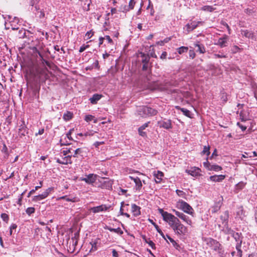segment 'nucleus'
<instances>
[{
    "mask_svg": "<svg viewBox=\"0 0 257 257\" xmlns=\"http://www.w3.org/2000/svg\"><path fill=\"white\" fill-rule=\"evenodd\" d=\"M150 75L146 76L145 79V87L151 90L164 91L169 89V85L167 83L162 84L158 81H152L150 79Z\"/></svg>",
    "mask_w": 257,
    "mask_h": 257,
    "instance_id": "nucleus-1",
    "label": "nucleus"
},
{
    "mask_svg": "<svg viewBox=\"0 0 257 257\" xmlns=\"http://www.w3.org/2000/svg\"><path fill=\"white\" fill-rule=\"evenodd\" d=\"M39 3H36L31 9L34 12H35V15L37 17L40 19L47 18L48 15L49 13V9L48 7H46L45 5L39 6L38 5Z\"/></svg>",
    "mask_w": 257,
    "mask_h": 257,
    "instance_id": "nucleus-2",
    "label": "nucleus"
},
{
    "mask_svg": "<svg viewBox=\"0 0 257 257\" xmlns=\"http://www.w3.org/2000/svg\"><path fill=\"white\" fill-rule=\"evenodd\" d=\"M158 210L162 215L163 220L168 223L171 228L179 221L177 217L171 213L165 211L162 208H158Z\"/></svg>",
    "mask_w": 257,
    "mask_h": 257,
    "instance_id": "nucleus-3",
    "label": "nucleus"
},
{
    "mask_svg": "<svg viewBox=\"0 0 257 257\" xmlns=\"http://www.w3.org/2000/svg\"><path fill=\"white\" fill-rule=\"evenodd\" d=\"M157 112L156 109L146 106H140L137 109L138 114L143 117L155 115Z\"/></svg>",
    "mask_w": 257,
    "mask_h": 257,
    "instance_id": "nucleus-4",
    "label": "nucleus"
},
{
    "mask_svg": "<svg viewBox=\"0 0 257 257\" xmlns=\"http://www.w3.org/2000/svg\"><path fill=\"white\" fill-rule=\"evenodd\" d=\"M177 207L184 212L193 216L194 210L192 207L187 202L182 200H179L177 202Z\"/></svg>",
    "mask_w": 257,
    "mask_h": 257,
    "instance_id": "nucleus-5",
    "label": "nucleus"
},
{
    "mask_svg": "<svg viewBox=\"0 0 257 257\" xmlns=\"http://www.w3.org/2000/svg\"><path fill=\"white\" fill-rule=\"evenodd\" d=\"M172 229L176 234L179 236L185 235L188 231L187 227L182 224L179 220Z\"/></svg>",
    "mask_w": 257,
    "mask_h": 257,
    "instance_id": "nucleus-6",
    "label": "nucleus"
},
{
    "mask_svg": "<svg viewBox=\"0 0 257 257\" xmlns=\"http://www.w3.org/2000/svg\"><path fill=\"white\" fill-rule=\"evenodd\" d=\"M204 24L203 21H193L186 25L185 28L187 33H190L199 25H202Z\"/></svg>",
    "mask_w": 257,
    "mask_h": 257,
    "instance_id": "nucleus-7",
    "label": "nucleus"
},
{
    "mask_svg": "<svg viewBox=\"0 0 257 257\" xmlns=\"http://www.w3.org/2000/svg\"><path fill=\"white\" fill-rule=\"evenodd\" d=\"M173 212L175 213V215L181 219L184 222L189 225H191L192 222L190 217L182 212H180L175 209L172 210Z\"/></svg>",
    "mask_w": 257,
    "mask_h": 257,
    "instance_id": "nucleus-8",
    "label": "nucleus"
},
{
    "mask_svg": "<svg viewBox=\"0 0 257 257\" xmlns=\"http://www.w3.org/2000/svg\"><path fill=\"white\" fill-rule=\"evenodd\" d=\"M203 166L209 171H214L215 172H218L222 170V167L218 165L210 164L207 160V158H206V162H204L203 163Z\"/></svg>",
    "mask_w": 257,
    "mask_h": 257,
    "instance_id": "nucleus-9",
    "label": "nucleus"
},
{
    "mask_svg": "<svg viewBox=\"0 0 257 257\" xmlns=\"http://www.w3.org/2000/svg\"><path fill=\"white\" fill-rule=\"evenodd\" d=\"M97 175L94 174H89L86 175V178L81 177L80 180L84 181L88 184L92 185L95 182L97 179Z\"/></svg>",
    "mask_w": 257,
    "mask_h": 257,
    "instance_id": "nucleus-10",
    "label": "nucleus"
},
{
    "mask_svg": "<svg viewBox=\"0 0 257 257\" xmlns=\"http://www.w3.org/2000/svg\"><path fill=\"white\" fill-rule=\"evenodd\" d=\"M207 244L215 251H218L220 249L221 244L218 241L214 239H208Z\"/></svg>",
    "mask_w": 257,
    "mask_h": 257,
    "instance_id": "nucleus-11",
    "label": "nucleus"
},
{
    "mask_svg": "<svg viewBox=\"0 0 257 257\" xmlns=\"http://www.w3.org/2000/svg\"><path fill=\"white\" fill-rule=\"evenodd\" d=\"M62 156V159H57L56 162L62 165H67L68 164H72V161L71 160V158L72 157V155H67V156Z\"/></svg>",
    "mask_w": 257,
    "mask_h": 257,
    "instance_id": "nucleus-12",
    "label": "nucleus"
},
{
    "mask_svg": "<svg viewBox=\"0 0 257 257\" xmlns=\"http://www.w3.org/2000/svg\"><path fill=\"white\" fill-rule=\"evenodd\" d=\"M158 124L160 127H163L166 130L172 128V125L170 119H164L158 121Z\"/></svg>",
    "mask_w": 257,
    "mask_h": 257,
    "instance_id": "nucleus-13",
    "label": "nucleus"
},
{
    "mask_svg": "<svg viewBox=\"0 0 257 257\" xmlns=\"http://www.w3.org/2000/svg\"><path fill=\"white\" fill-rule=\"evenodd\" d=\"M200 169L198 167H192L190 169L186 170V172L193 177H197L200 175Z\"/></svg>",
    "mask_w": 257,
    "mask_h": 257,
    "instance_id": "nucleus-14",
    "label": "nucleus"
},
{
    "mask_svg": "<svg viewBox=\"0 0 257 257\" xmlns=\"http://www.w3.org/2000/svg\"><path fill=\"white\" fill-rule=\"evenodd\" d=\"M109 208L106 205L102 204L99 206L93 207L91 208V211L94 213H98L107 210Z\"/></svg>",
    "mask_w": 257,
    "mask_h": 257,
    "instance_id": "nucleus-15",
    "label": "nucleus"
},
{
    "mask_svg": "<svg viewBox=\"0 0 257 257\" xmlns=\"http://www.w3.org/2000/svg\"><path fill=\"white\" fill-rule=\"evenodd\" d=\"M153 175L155 177V181L156 183H160L162 180V178L164 177V173L160 171H154L153 172Z\"/></svg>",
    "mask_w": 257,
    "mask_h": 257,
    "instance_id": "nucleus-16",
    "label": "nucleus"
},
{
    "mask_svg": "<svg viewBox=\"0 0 257 257\" xmlns=\"http://www.w3.org/2000/svg\"><path fill=\"white\" fill-rule=\"evenodd\" d=\"M225 178V176L223 175H213L209 177L208 180L214 182H220L222 181Z\"/></svg>",
    "mask_w": 257,
    "mask_h": 257,
    "instance_id": "nucleus-17",
    "label": "nucleus"
},
{
    "mask_svg": "<svg viewBox=\"0 0 257 257\" xmlns=\"http://www.w3.org/2000/svg\"><path fill=\"white\" fill-rule=\"evenodd\" d=\"M228 39V37L227 36H224L223 37L220 38L217 42L215 44L217 45H219L221 48H223L226 46L227 40Z\"/></svg>",
    "mask_w": 257,
    "mask_h": 257,
    "instance_id": "nucleus-18",
    "label": "nucleus"
},
{
    "mask_svg": "<svg viewBox=\"0 0 257 257\" xmlns=\"http://www.w3.org/2000/svg\"><path fill=\"white\" fill-rule=\"evenodd\" d=\"M141 207L135 204L132 205V212L135 216H139L141 214Z\"/></svg>",
    "mask_w": 257,
    "mask_h": 257,
    "instance_id": "nucleus-19",
    "label": "nucleus"
},
{
    "mask_svg": "<svg viewBox=\"0 0 257 257\" xmlns=\"http://www.w3.org/2000/svg\"><path fill=\"white\" fill-rule=\"evenodd\" d=\"M195 47H197L198 49L196 50L197 52H199L201 54H204L205 53V48L203 44H200L199 42L197 41L194 44Z\"/></svg>",
    "mask_w": 257,
    "mask_h": 257,
    "instance_id": "nucleus-20",
    "label": "nucleus"
},
{
    "mask_svg": "<svg viewBox=\"0 0 257 257\" xmlns=\"http://www.w3.org/2000/svg\"><path fill=\"white\" fill-rule=\"evenodd\" d=\"M59 199L60 200H65L67 201H70L72 202H76L79 201V199L78 198L76 197H70L68 196H63L62 197H60Z\"/></svg>",
    "mask_w": 257,
    "mask_h": 257,
    "instance_id": "nucleus-21",
    "label": "nucleus"
},
{
    "mask_svg": "<svg viewBox=\"0 0 257 257\" xmlns=\"http://www.w3.org/2000/svg\"><path fill=\"white\" fill-rule=\"evenodd\" d=\"M19 22V19L17 17L14 18L13 20L10 21V23L12 30H15L19 29V27H18Z\"/></svg>",
    "mask_w": 257,
    "mask_h": 257,
    "instance_id": "nucleus-22",
    "label": "nucleus"
},
{
    "mask_svg": "<svg viewBox=\"0 0 257 257\" xmlns=\"http://www.w3.org/2000/svg\"><path fill=\"white\" fill-rule=\"evenodd\" d=\"M236 215L237 217H238L241 220H243V218L245 217V212L242 206H240L237 208V210L236 211Z\"/></svg>",
    "mask_w": 257,
    "mask_h": 257,
    "instance_id": "nucleus-23",
    "label": "nucleus"
},
{
    "mask_svg": "<svg viewBox=\"0 0 257 257\" xmlns=\"http://www.w3.org/2000/svg\"><path fill=\"white\" fill-rule=\"evenodd\" d=\"M102 97L101 94H94L93 96L89 98V100L92 104H96L97 101L99 100Z\"/></svg>",
    "mask_w": 257,
    "mask_h": 257,
    "instance_id": "nucleus-24",
    "label": "nucleus"
},
{
    "mask_svg": "<svg viewBox=\"0 0 257 257\" xmlns=\"http://www.w3.org/2000/svg\"><path fill=\"white\" fill-rule=\"evenodd\" d=\"M105 229L108 230L110 232H113L121 235L123 234V231L120 229V228L118 227L117 228H112L110 226H106L104 227Z\"/></svg>",
    "mask_w": 257,
    "mask_h": 257,
    "instance_id": "nucleus-25",
    "label": "nucleus"
},
{
    "mask_svg": "<svg viewBox=\"0 0 257 257\" xmlns=\"http://www.w3.org/2000/svg\"><path fill=\"white\" fill-rule=\"evenodd\" d=\"M166 237L167 239H168L169 240L170 242L172 243L173 247H174L176 249H177L178 250H180V249H181L180 245L179 244H178L175 240H174L169 235H167V234L166 235Z\"/></svg>",
    "mask_w": 257,
    "mask_h": 257,
    "instance_id": "nucleus-26",
    "label": "nucleus"
},
{
    "mask_svg": "<svg viewBox=\"0 0 257 257\" xmlns=\"http://www.w3.org/2000/svg\"><path fill=\"white\" fill-rule=\"evenodd\" d=\"M113 183V182L111 180L105 181L102 184L103 187L106 189L110 190L112 189Z\"/></svg>",
    "mask_w": 257,
    "mask_h": 257,
    "instance_id": "nucleus-27",
    "label": "nucleus"
},
{
    "mask_svg": "<svg viewBox=\"0 0 257 257\" xmlns=\"http://www.w3.org/2000/svg\"><path fill=\"white\" fill-rule=\"evenodd\" d=\"M241 34L243 36L248 38L253 39L254 37L253 32L248 30L242 31Z\"/></svg>",
    "mask_w": 257,
    "mask_h": 257,
    "instance_id": "nucleus-28",
    "label": "nucleus"
},
{
    "mask_svg": "<svg viewBox=\"0 0 257 257\" xmlns=\"http://www.w3.org/2000/svg\"><path fill=\"white\" fill-rule=\"evenodd\" d=\"M233 238L236 242L242 243L243 237L241 233L237 232V234H234Z\"/></svg>",
    "mask_w": 257,
    "mask_h": 257,
    "instance_id": "nucleus-29",
    "label": "nucleus"
},
{
    "mask_svg": "<svg viewBox=\"0 0 257 257\" xmlns=\"http://www.w3.org/2000/svg\"><path fill=\"white\" fill-rule=\"evenodd\" d=\"M73 151L74 152V154L71 155L73 157L76 158L78 157V155H80L81 156H83V149L81 148H77L75 150H73Z\"/></svg>",
    "mask_w": 257,
    "mask_h": 257,
    "instance_id": "nucleus-30",
    "label": "nucleus"
},
{
    "mask_svg": "<svg viewBox=\"0 0 257 257\" xmlns=\"http://www.w3.org/2000/svg\"><path fill=\"white\" fill-rule=\"evenodd\" d=\"M176 108L177 109H180L183 112V114L185 115V116L189 117H191V113L189 110L184 108H181L180 106H176Z\"/></svg>",
    "mask_w": 257,
    "mask_h": 257,
    "instance_id": "nucleus-31",
    "label": "nucleus"
},
{
    "mask_svg": "<svg viewBox=\"0 0 257 257\" xmlns=\"http://www.w3.org/2000/svg\"><path fill=\"white\" fill-rule=\"evenodd\" d=\"M73 114L72 112L67 111L63 114V118L66 121H68L72 119Z\"/></svg>",
    "mask_w": 257,
    "mask_h": 257,
    "instance_id": "nucleus-32",
    "label": "nucleus"
},
{
    "mask_svg": "<svg viewBox=\"0 0 257 257\" xmlns=\"http://www.w3.org/2000/svg\"><path fill=\"white\" fill-rule=\"evenodd\" d=\"M135 189H136V190L137 191H140L142 189V182L141 180V179L140 178H139L138 179H136V182H135Z\"/></svg>",
    "mask_w": 257,
    "mask_h": 257,
    "instance_id": "nucleus-33",
    "label": "nucleus"
},
{
    "mask_svg": "<svg viewBox=\"0 0 257 257\" xmlns=\"http://www.w3.org/2000/svg\"><path fill=\"white\" fill-rule=\"evenodd\" d=\"M84 120L87 122H90L92 120L93 121L94 123H96L97 121V119L95 118V117L90 114L85 115Z\"/></svg>",
    "mask_w": 257,
    "mask_h": 257,
    "instance_id": "nucleus-34",
    "label": "nucleus"
},
{
    "mask_svg": "<svg viewBox=\"0 0 257 257\" xmlns=\"http://www.w3.org/2000/svg\"><path fill=\"white\" fill-rule=\"evenodd\" d=\"M210 146L209 145L204 146L203 147V150L201 152V154L206 155L207 156V158H208V157L210 155Z\"/></svg>",
    "mask_w": 257,
    "mask_h": 257,
    "instance_id": "nucleus-35",
    "label": "nucleus"
},
{
    "mask_svg": "<svg viewBox=\"0 0 257 257\" xmlns=\"http://www.w3.org/2000/svg\"><path fill=\"white\" fill-rule=\"evenodd\" d=\"M73 146H72L73 147ZM73 150L72 148H65L61 151V154L63 156H67L68 154H71Z\"/></svg>",
    "mask_w": 257,
    "mask_h": 257,
    "instance_id": "nucleus-36",
    "label": "nucleus"
},
{
    "mask_svg": "<svg viewBox=\"0 0 257 257\" xmlns=\"http://www.w3.org/2000/svg\"><path fill=\"white\" fill-rule=\"evenodd\" d=\"M177 50L179 54H182L184 53L187 52L188 50V48L187 47L182 46L177 48Z\"/></svg>",
    "mask_w": 257,
    "mask_h": 257,
    "instance_id": "nucleus-37",
    "label": "nucleus"
},
{
    "mask_svg": "<svg viewBox=\"0 0 257 257\" xmlns=\"http://www.w3.org/2000/svg\"><path fill=\"white\" fill-rule=\"evenodd\" d=\"M119 11L120 12H121L126 13V12L130 11V9L128 8V5H122L119 7Z\"/></svg>",
    "mask_w": 257,
    "mask_h": 257,
    "instance_id": "nucleus-38",
    "label": "nucleus"
},
{
    "mask_svg": "<svg viewBox=\"0 0 257 257\" xmlns=\"http://www.w3.org/2000/svg\"><path fill=\"white\" fill-rule=\"evenodd\" d=\"M124 205V202H121V206L120 208L119 213L121 215H124L127 218L130 217V215L127 213H124L123 212V205Z\"/></svg>",
    "mask_w": 257,
    "mask_h": 257,
    "instance_id": "nucleus-39",
    "label": "nucleus"
},
{
    "mask_svg": "<svg viewBox=\"0 0 257 257\" xmlns=\"http://www.w3.org/2000/svg\"><path fill=\"white\" fill-rule=\"evenodd\" d=\"M44 199L45 198L43 197L42 194H39L38 195L33 196L32 200L35 202H38Z\"/></svg>",
    "mask_w": 257,
    "mask_h": 257,
    "instance_id": "nucleus-40",
    "label": "nucleus"
},
{
    "mask_svg": "<svg viewBox=\"0 0 257 257\" xmlns=\"http://www.w3.org/2000/svg\"><path fill=\"white\" fill-rule=\"evenodd\" d=\"M176 192L179 197H181L183 198H186V194L184 191L177 189L176 190Z\"/></svg>",
    "mask_w": 257,
    "mask_h": 257,
    "instance_id": "nucleus-41",
    "label": "nucleus"
},
{
    "mask_svg": "<svg viewBox=\"0 0 257 257\" xmlns=\"http://www.w3.org/2000/svg\"><path fill=\"white\" fill-rule=\"evenodd\" d=\"M35 211V209L33 207H28L26 210V212L28 215H31L32 214L34 213Z\"/></svg>",
    "mask_w": 257,
    "mask_h": 257,
    "instance_id": "nucleus-42",
    "label": "nucleus"
},
{
    "mask_svg": "<svg viewBox=\"0 0 257 257\" xmlns=\"http://www.w3.org/2000/svg\"><path fill=\"white\" fill-rule=\"evenodd\" d=\"M201 10L204 11H207V12H212L214 10V9L212 7L210 6H205L202 7Z\"/></svg>",
    "mask_w": 257,
    "mask_h": 257,
    "instance_id": "nucleus-43",
    "label": "nucleus"
},
{
    "mask_svg": "<svg viewBox=\"0 0 257 257\" xmlns=\"http://www.w3.org/2000/svg\"><path fill=\"white\" fill-rule=\"evenodd\" d=\"M26 190L24 191L20 195V196H19V198H18V200L17 202V204H19L20 206H21L22 205V199H23V197L24 196V195L25 194V193H26Z\"/></svg>",
    "mask_w": 257,
    "mask_h": 257,
    "instance_id": "nucleus-44",
    "label": "nucleus"
},
{
    "mask_svg": "<svg viewBox=\"0 0 257 257\" xmlns=\"http://www.w3.org/2000/svg\"><path fill=\"white\" fill-rule=\"evenodd\" d=\"M2 219L5 222H7L9 221V215L6 213H2L1 215Z\"/></svg>",
    "mask_w": 257,
    "mask_h": 257,
    "instance_id": "nucleus-45",
    "label": "nucleus"
},
{
    "mask_svg": "<svg viewBox=\"0 0 257 257\" xmlns=\"http://www.w3.org/2000/svg\"><path fill=\"white\" fill-rule=\"evenodd\" d=\"M26 132V128L24 126H21V127L19 129V134L21 136H25V134Z\"/></svg>",
    "mask_w": 257,
    "mask_h": 257,
    "instance_id": "nucleus-46",
    "label": "nucleus"
},
{
    "mask_svg": "<svg viewBox=\"0 0 257 257\" xmlns=\"http://www.w3.org/2000/svg\"><path fill=\"white\" fill-rule=\"evenodd\" d=\"M26 31L25 29H22L19 31V37L20 38H24L25 37Z\"/></svg>",
    "mask_w": 257,
    "mask_h": 257,
    "instance_id": "nucleus-47",
    "label": "nucleus"
},
{
    "mask_svg": "<svg viewBox=\"0 0 257 257\" xmlns=\"http://www.w3.org/2000/svg\"><path fill=\"white\" fill-rule=\"evenodd\" d=\"M245 185V183H244L243 182H240L238 184H236V187L237 189L241 190L243 188H244Z\"/></svg>",
    "mask_w": 257,
    "mask_h": 257,
    "instance_id": "nucleus-48",
    "label": "nucleus"
},
{
    "mask_svg": "<svg viewBox=\"0 0 257 257\" xmlns=\"http://www.w3.org/2000/svg\"><path fill=\"white\" fill-rule=\"evenodd\" d=\"M91 245V248L90 251H95L97 250V242L95 241L90 242Z\"/></svg>",
    "mask_w": 257,
    "mask_h": 257,
    "instance_id": "nucleus-49",
    "label": "nucleus"
},
{
    "mask_svg": "<svg viewBox=\"0 0 257 257\" xmlns=\"http://www.w3.org/2000/svg\"><path fill=\"white\" fill-rule=\"evenodd\" d=\"M143 57L142 62L143 63L148 64L150 61V57L148 56H145L144 54L143 55Z\"/></svg>",
    "mask_w": 257,
    "mask_h": 257,
    "instance_id": "nucleus-50",
    "label": "nucleus"
},
{
    "mask_svg": "<svg viewBox=\"0 0 257 257\" xmlns=\"http://www.w3.org/2000/svg\"><path fill=\"white\" fill-rule=\"evenodd\" d=\"M221 219H223V218H224L223 219V221H226L228 220V218L229 217V213L227 211H225L224 212V216H223L222 215L221 216Z\"/></svg>",
    "mask_w": 257,
    "mask_h": 257,
    "instance_id": "nucleus-51",
    "label": "nucleus"
},
{
    "mask_svg": "<svg viewBox=\"0 0 257 257\" xmlns=\"http://www.w3.org/2000/svg\"><path fill=\"white\" fill-rule=\"evenodd\" d=\"M190 58L193 59L195 57L196 54L193 50H190L189 52Z\"/></svg>",
    "mask_w": 257,
    "mask_h": 257,
    "instance_id": "nucleus-52",
    "label": "nucleus"
},
{
    "mask_svg": "<svg viewBox=\"0 0 257 257\" xmlns=\"http://www.w3.org/2000/svg\"><path fill=\"white\" fill-rule=\"evenodd\" d=\"M47 69L42 70L41 72V74L44 76L45 79L46 80L49 78V75L47 73Z\"/></svg>",
    "mask_w": 257,
    "mask_h": 257,
    "instance_id": "nucleus-53",
    "label": "nucleus"
},
{
    "mask_svg": "<svg viewBox=\"0 0 257 257\" xmlns=\"http://www.w3.org/2000/svg\"><path fill=\"white\" fill-rule=\"evenodd\" d=\"M241 245H242V243H240V242H236V245H235V248L237 250V252H240V250H242L241 249Z\"/></svg>",
    "mask_w": 257,
    "mask_h": 257,
    "instance_id": "nucleus-54",
    "label": "nucleus"
},
{
    "mask_svg": "<svg viewBox=\"0 0 257 257\" xmlns=\"http://www.w3.org/2000/svg\"><path fill=\"white\" fill-rule=\"evenodd\" d=\"M34 51H35V52L36 53L38 54L39 57L41 58V60L42 59V58H43V56L41 52H40V51L37 48L34 47Z\"/></svg>",
    "mask_w": 257,
    "mask_h": 257,
    "instance_id": "nucleus-55",
    "label": "nucleus"
},
{
    "mask_svg": "<svg viewBox=\"0 0 257 257\" xmlns=\"http://www.w3.org/2000/svg\"><path fill=\"white\" fill-rule=\"evenodd\" d=\"M34 51H35V52L36 53L38 54L39 57L41 58V60L42 59V58H43V56L41 52H40V51L37 48L34 47Z\"/></svg>",
    "mask_w": 257,
    "mask_h": 257,
    "instance_id": "nucleus-56",
    "label": "nucleus"
},
{
    "mask_svg": "<svg viewBox=\"0 0 257 257\" xmlns=\"http://www.w3.org/2000/svg\"><path fill=\"white\" fill-rule=\"evenodd\" d=\"M93 35V33L92 32V31H89L86 33L85 37L87 38V39H88L91 38Z\"/></svg>",
    "mask_w": 257,
    "mask_h": 257,
    "instance_id": "nucleus-57",
    "label": "nucleus"
},
{
    "mask_svg": "<svg viewBox=\"0 0 257 257\" xmlns=\"http://www.w3.org/2000/svg\"><path fill=\"white\" fill-rule=\"evenodd\" d=\"M88 47H89V45H83L80 47L79 51V52L81 53V52H83L84 51H85Z\"/></svg>",
    "mask_w": 257,
    "mask_h": 257,
    "instance_id": "nucleus-58",
    "label": "nucleus"
},
{
    "mask_svg": "<svg viewBox=\"0 0 257 257\" xmlns=\"http://www.w3.org/2000/svg\"><path fill=\"white\" fill-rule=\"evenodd\" d=\"M146 242L148 243L150 246H151L153 249L155 248L156 245L153 242V241L149 240V241H146Z\"/></svg>",
    "mask_w": 257,
    "mask_h": 257,
    "instance_id": "nucleus-59",
    "label": "nucleus"
},
{
    "mask_svg": "<svg viewBox=\"0 0 257 257\" xmlns=\"http://www.w3.org/2000/svg\"><path fill=\"white\" fill-rule=\"evenodd\" d=\"M104 144V142H95L94 144H93V146L96 148H98V147L100 145H102V144Z\"/></svg>",
    "mask_w": 257,
    "mask_h": 257,
    "instance_id": "nucleus-60",
    "label": "nucleus"
},
{
    "mask_svg": "<svg viewBox=\"0 0 257 257\" xmlns=\"http://www.w3.org/2000/svg\"><path fill=\"white\" fill-rule=\"evenodd\" d=\"M143 131L144 130H141L140 127L139 128L138 132L139 135L142 137H145L146 136V133Z\"/></svg>",
    "mask_w": 257,
    "mask_h": 257,
    "instance_id": "nucleus-61",
    "label": "nucleus"
},
{
    "mask_svg": "<svg viewBox=\"0 0 257 257\" xmlns=\"http://www.w3.org/2000/svg\"><path fill=\"white\" fill-rule=\"evenodd\" d=\"M214 56L215 58H226V55L224 54H215Z\"/></svg>",
    "mask_w": 257,
    "mask_h": 257,
    "instance_id": "nucleus-62",
    "label": "nucleus"
},
{
    "mask_svg": "<svg viewBox=\"0 0 257 257\" xmlns=\"http://www.w3.org/2000/svg\"><path fill=\"white\" fill-rule=\"evenodd\" d=\"M41 61L43 65H46L48 66H50V63L47 60L42 58Z\"/></svg>",
    "mask_w": 257,
    "mask_h": 257,
    "instance_id": "nucleus-63",
    "label": "nucleus"
},
{
    "mask_svg": "<svg viewBox=\"0 0 257 257\" xmlns=\"http://www.w3.org/2000/svg\"><path fill=\"white\" fill-rule=\"evenodd\" d=\"M240 49L237 46H233L232 47V51L233 53L237 52Z\"/></svg>",
    "mask_w": 257,
    "mask_h": 257,
    "instance_id": "nucleus-64",
    "label": "nucleus"
}]
</instances>
